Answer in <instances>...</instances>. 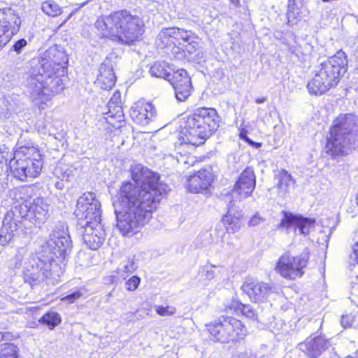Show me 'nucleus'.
Masks as SVG:
<instances>
[{"mask_svg": "<svg viewBox=\"0 0 358 358\" xmlns=\"http://www.w3.org/2000/svg\"><path fill=\"white\" fill-rule=\"evenodd\" d=\"M21 24L19 13L10 7L0 8V36L6 44L20 31Z\"/></svg>", "mask_w": 358, "mask_h": 358, "instance_id": "nucleus-16", "label": "nucleus"}, {"mask_svg": "<svg viewBox=\"0 0 358 358\" xmlns=\"http://www.w3.org/2000/svg\"><path fill=\"white\" fill-rule=\"evenodd\" d=\"M141 283V278L137 275H133L128 279L126 282V289L127 291H135Z\"/></svg>", "mask_w": 358, "mask_h": 358, "instance_id": "nucleus-38", "label": "nucleus"}, {"mask_svg": "<svg viewBox=\"0 0 358 358\" xmlns=\"http://www.w3.org/2000/svg\"><path fill=\"white\" fill-rule=\"evenodd\" d=\"M155 114L154 106L143 99H140L131 106L129 116L137 124L146 125L153 118Z\"/></svg>", "mask_w": 358, "mask_h": 358, "instance_id": "nucleus-19", "label": "nucleus"}, {"mask_svg": "<svg viewBox=\"0 0 358 358\" xmlns=\"http://www.w3.org/2000/svg\"><path fill=\"white\" fill-rule=\"evenodd\" d=\"M205 327L209 339L221 344H240L250 334L243 320L227 314L209 322Z\"/></svg>", "mask_w": 358, "mask_h": 358, "instance_id": "nucleus-8", "label": "nucleus"}, {"mask_svg": "<svg viewBox=\"0 0 358 358\" xmlns=\"http://www.w3.org/2000/svg\"><path fill=\"white\" fill-rule=\"evenodd\" d=\"M27 210L25 208L22 210L17 204L6 212L0 229V244L1 245L8 244L15 236L23 230Z\"/></svg>", "mask_w": 358, "mask_h": 358, "instance_id": "nucleus-14", "label": "nucleus"}, {"mask_svg": "<svg viewBox=\"0 0 358 358\" xmlns=\"http://www.w3.org/2000/svg\"><path fill=\"white\" fill-rule=\"evenodd\" d=\"M219 115L213 107H198L184 118L177 135L178 145L198 147L219 129Z\"/></svg>", "mask_w": 358, "mask_h": 358, "instance_id": "nucleus-5", "label": "nucleus"}, {"mask_svg": "<svg viewBox=\"0 0 358 358\" xmlns=\"http://www.w3.org/2000/svg\"><path fill=\"white\" fill-rule=\"evenodd\" d=\"M250 145L255 148H259L262 147V143L259 142H255L252 140L250 139V141L247 143Z\"/></svg>", "mask_w": 358, "mask_h": 358, "instance_id": "nucleus-46", "label": "nucleus"}, {"mask_svg": "<svg viewBox=\"0 0 358 358\" xmlns=\"http://www.w3.org/2000/svg\"><path fill=\"white\" fill-rule=\"evenodd\" d=\"M155 311L159 315L164 317L174 315L176 310V308L169 306H159L156 307Z\"/></svg>", "mask_w": 358, "mask_h": 358, "instance_id": "nucleus-37", "label": "nucleus"}, {"mask_svg": "<svg viewBox=\"0 0 358 358\" xmlns=\"http://www.w3.org/2000/svg\"><path fill=\"white\" fill-rule=\"evenodd\" d=\"M266 100H267L266 97L262 96V97H258V98L255 99V101L257 104H261V103L266 102Z\"/></svg>", "mask_w": 358, "mask_h": 358, "instance_id": "nucleus-47", "label": "nucleus"}, {"mask_svg": "<svg viewBox=\"0 0 358 358\" xmlns=\"http://www.w3.org/2000/svg\"><path fill=\"white\" fill-rule=\"evenodd\" d=\"M262 221V218L259 215L256 214L250 218L248 224L250 227H254L260 224Z\"/></svg>", "mask_w": 358, "mask_h": 358, "instance_id": "nucleus-43", "label": "nucleus"}, {"mask_svg": "<svg viewBox=\"0 0 358 358\" xmlns=\"http://www.w3.org/2000/svg\"><path fill=\"white\" fill-rule=\"evenodd\" d=\"M38 322L52 330L62 323V317L57 312L49 310L39 318Z\"/></svg>", "mask_w": 358, "mask_h": 358, "instance_id": "nucleus-27", "label": "nucleus"}, {"mask_svg": "<svg viewBox=\"0 0 358 358\" xmlns=\"http://www.w3.org/2000/svg\"><path fill=\"white\" fill-rule=\"evenodd\" d=\"M69 243L68 237L52 233L40 252L27 263L22 275L24 282L34 287L59 277Z\"/></svg>", "mask_w": 358, "mask_h": 358, "instance_id": "nucleus-3", "label": "nucleus"}, {"mask_svg": "<svg viewBox=\"0 0 358 358\" xmlns=\"http://www.w3.org/2000/svg\"><path fill=\"white\" fill-rule=\"evenodd\" d=\"M243 217L241 215H235L229 210L222 217L221 224L224 233L221 236L222 241L231 245V235L238 232L243 225Z\"/></svg>", "mask_w": 358, "mask_h": 358, "instance_id": "nucleus-20", "label": "nucleus"}, {"mask_svg": "<svg viewBox=\"0 0 358 358\" xmlns=\"http://www.w3.org/2000/svg\"><path fill=\"white\" fill-rule=\"evenodd\" d=\"M68 62V55L57 48H50L43 53L38 73L31 76L28 83L31 94L40 101L39 108L43 109L48 101L66 87Z\"/></svg>", "mask_w": 358, "mask_h": 358, "instance_id": "nucleus-2", "label": "nucleus"}, {"mask_svg": "<svg viewBox=\"0 0 358 358\" xmlns=\"http://www.w3.org/2000/svg\"><path fill=\"white\" fill-rule=\"evenodd\" d=\"M310 257V253L308 248L296 255H292L289 251H286L278 259L275 271L288 280L301 278L305 274Z\"/></svg>", "mask_w": 358, "mask_h": 358, "instance_id": "nucleus-11", "label": "nucleus"}, {"mask_svg": "<svg viewBox=\"0 0 358 358\" xmlns=\"http://www.w3.org/2000/svg\"><path fill=\"white\" fill-rule=\"evenodd\" d=\"M315 224L316 220L315 218L307 217L300 215L295 229H298L300 234L308 236L315 228Z\"/></svg>", "mask_w": 358, "mask_h": 358, "instance_id": "nucleus-29", "label": "nucleus"}, {"mask_svg": "<svg viewBox=\"0 0 358 358\" xmlns=\"http://www.w3.org/2000/svg\"><path fill=\"white\" fill-rule=\"evenodd\" d=\"M299 215L290 212L283 211V217L277 226L278 229H289L292 227L295 229Z\"/></svg>", "mask_w": 358, "mask_h": 358, "instance_id": "nucleus-33", "label": "nucleus"}, {"mask_svg": "<svg viewBox=\"0 0 358 358\" xmlns=\"http://www.w3.org/2000/svg\"><path fill=\"white\" fill-rule=\"evenodd\" d=\"M168 81L174 88L176 97L178 101H185L192 94L193 87L191 78L184 69H178L173 73Z\"/></svg>", "mask_w": 358, "mask_h": 358, "instance_id": "nucleus-17", "label": "nucleus"}, {"mask_svg": "<svg viewBox=\"0 0 358 358\" xmlns=\"http://www.w3.org/2000/svg\"><path fill=\"white\" fill-rule=\"evenodd\" d=\"M13 157V153L5 145H0V175L4 171V164H7Z\"/></svg>", "mask_w": 358, "mask_h": 358, "instance_id": "nucleus-35", "label": "nucleus"}, {"mask_svg": "<svg viewBox=\"0 0 358 358\" xmlns=\"http://www.w3.org/2000/svg\"><path fill=\"white\" fill-rule=\"evenodd\" d=\"M169 64L164 61L155 62L150 67L149 72L152 77L164 78L168 80L171 76Z\"/></svg>", "mask_w": 358, "mask_h": 358, "instance_id": "nucleus-26", "label": "nucleus"}, {"mask_svg": "<svg viewBox=\"0 0 358 358\" xmlns=\"http://www.w3.org/2000/svg\"><path fill=\"white\" fill-rule=\"evenodd\" d=\"M115 83L116 77L113 69L106 64H101L95 81L96 87L102 90L108 91L114 87Z\"/></svg>", "mask_w": 358, "mask_h": 358, "instance_id": "nucleus-24", "label": "nucleus"}, {"mask_svg": "<svg viewBox=\"0 0 358 358\" xmlns=\"http://www.w3.org/2000/svg\"><path fill=\"white\" fill-rule=\"evenodd\" d=\"M236 7H241V0H229Z\"/></svg>", "mask_w": 358, "mask_h": 358, "instance_id": "nucleus-48", "label": "nucleus"}, {"mask_svg": "<svg viewBox=\"0 0 358 358\" xmlns=\"http://www.w3.org/2000/svg\"><path fill=\"white\" fill-rule=\"evenodd\" d=\"M130 267H131L130 270L129 269V266L128 265L125 266L124 268H125V270H127V271L132 272L134 270H135L134 262H130Z\"/></svg>", "mask_w": 358, "mask_h": 358, "instance_id": "nucleus-49", "label": "nucleus"}, {"mask_svg": "<svg viewBox=\"0 0 358 358\" xmlns=\"http://www.w3.org/2000/svg\"><path fill=\"white\" fill-rule=\"evenodd\" d=\"M328 345L329 340L320 334L300 343V348L308 356L316 358L327 348Z\"/></svg>", "mask_w": 358, "mask_h": 358, "instance_id": "nucleus-23", "label": "nucleus"}, {"mask_svg": "<svg viewBox=\"0 0 358 358\" xmlns=\"http://www.w3.org/2000/svg\"><path fill=\"white\" fill-rule=\"evenodd\" d=\"M247 131L245 129H242L241 131H240V133H239V137L241 139L243 140L245 142L248 143L250 138H248V135H247Z\"/></svg>", "mask_w": 358, "mask_h": 358, "instance_id": "nucleus-44", "label": "nucleus"}, {"mask_svg": "<svg viewBox=\"0 0 358 358\" xmlns=\"http://www.w3.org/2000/svg\"><path fill=\"white\" fill-rule=\"evenodd\" d=\"M325 148L331 157L348 154L351 138L358 135V118L352 113H341L332 120L329 129Z\"/></svg>", "mask_w": 358, "mask_h": 358, "instance_id": "nucleus-7", "label": "nucleus"}, {"mask_svg": "<svg viewBox=\"0 0 358 358\" xmlns=\"http://www.w3.org/2000/svg\"><path fill=\"white\" fill-rule=\"evenodd\" d=\"M113 115L112 113V111L110 110L108 112V122L113 127H121L122 125H115L114 123L112 122L111 120H109V118H113Z\"/></svg>", "mask_w": 358, "mask_h": 358, "instance_id": "nucleus-45", "label": "nucleus"}, {"mask_svg": "<svg viewBox=\"0 0 358 358\" xmlns=\"http://www.w3.org/2000/svg\"><path fill=\"white\" fill-rule=\"evenodd\" d=\"M73 15V13H71L70 15H68V17L63 21V22L61 24V25L64 24V23H66L70 18Z\"/></svg>", "mask_w": 358, "mask_h": 358, "instance_id": "nucleus-51", "label": "nucleus"}, {"mask_svg": "<svg viewBox=\"0 0 358 358\" xmlns=\"http://www.w3.org/2000/svg\"><path fill=\"white\" fill-rule=\"evenodd\" d=\"M217 178L213 166H206L186 178V188L192 194H207L210 192Z\"/></svg>", "mask_w": 358, "mask_h": 358, "instance_id": "nucleus-15", "label": "nucleus"}, {"mask_svg": "<svg viewBox=\"0 0 358 358\" xmlns=\"http://www.w3.org/2000/svg\"><path fill=\"white\" fill-rule=\"evenodd\" d=\"M55 187L57 188V189H62L63 188V185L62 184H61L59 182H57L55 183Z\"/></svg>", "mask_w": 358, "mask_h": 358, "instance_id": "nucleus-50", "label": "nucleus"}, {"mask_svg": "<svg viewBox=\"0 0 358 358\" xmlns=\"http://www.w3.org/2000/svg\"><path fill=\"white\" fill-rule=\"evenodd\" d=\"M256 185V178L254 171L249 167L245 168L234 186V191L241 198H246L250 196Z\"/></svg>", "mask_w": 358, "mask_h": 358, "instance_id": "nucleus-22", "label": "nucleus"}, {"mask_svg": "<svg viewBox=\"0 0 358 358\" xmlns=\"http://www.w3.org/2000/svg\"><path fill=\"white\" fill-rule=\"evenodd\" d=\"M0 358H21L18 347L12 343H3L0 346Z\"/></svg>", "mask_w": 358, "mask_h": 358, "instance_id": "nucleus-32", "label": "nucleus"}, {"mask_svg": "<svg viewBox=\"0 0 358 358\" xmlns=\"http://www.w3.org/2000/svg\"><path fill=\"white\" fill-rule=\"evenodd\" d=\"M241 289L253 303L262 301L272 292L271 287L267 283L253 278H247L243 283Z\"/></svg>", "mask_w": 358, "mask_h": 358, "instance_id": "nucleus-18", "label": "nucleus"}, {"mask_svg": "<svg viewBox=\"0 0 358 358\" xmlns=\"http://www.w3.org/2000/svg\"><path fill=\"white\" fill-rule=\"evenodd\" d=\"M351 258L358 264V241L352 245Z\"/></svg>", "mask_w": 358, "mask_h": 358, "instance_id": "nucleus-42", "label": "nucleus"}, {"mask_svg": "<svg viewBox=\"0 0 358 358\" xmlns=\"http://www.w3.org/2000/svg\"><path fill=\"white\" fill-rule=\"evenodd\" d=\"M34 189L30 186H22L15 193V199L18 206L23 210L25 208L27 215L36 224L44 223L48 219V204L43 197H36L32 202Z\"/></svg>", "mask_w": 358, "mask_h": 358, "instance_id": "nucleus-12", "label": "nucleus"}, {"mask_svg": "<svg viewBox=\"0 0 358 358\" xmlns=\"http://www.w3.org/2000/svg\"><path fill=\"white\" fill-rule=\"evenodd\" d=\"M43 164L42 155L38 148L22 145L13 151L8 169L13 177L25 181L27 178L38 177L41 173Z\"/></svg>", "mask_w": 358, "mask_h": 358, "instance_id": "nucleus-9", "label": "nucleus"}, {"mask_svg": "<svg viewBox=\"0 0 358 358\" xmlns=\"http://www.w3.org/2000/svg\"><path fill=\"white\" fill-rule=\"evenodd\" d=\"M71 172L66 167H55L53 171L54 176L62 182H68L70 180Z\"/></svg>", "mask_w": 358, "mask_h": 358, "instance_id": "nucleus-36", "label": "nucleus"}, {"mask_svg": "<svg viewBox=\"0 0 358 358\" xmlns=\"http://www.w3.org/2000/svg\"><path fill=\"white\" fill-rule=\"evenodd\" d=\"M199 39V36L191 30L171 27L166 29L160 36L159 45L175 57L187 58L198 51Z\"/></svg>", "mask_w": 358, "mask_h": 358, "instance_id": "nucleus-10", "label": "nucleus"}, {"mask_svg": "<svg viewBox=\"0 0 358 358\" xmlns=\"http://www.w3.org/2000/svg\"><path fill=\"white\" fill-rule=\"evenodd\" d=\"M278 189L281 193H287L294 182L292 176L286 170L282 169L278 173Z\"/></svg>", "mask_w": 358, "mask_h": 358, "instance_id": "nucleus-30", "label": "nucleus"}, {"mask_svg": "<svg viewBox=\"0 0 358 358\" xmlns=\"http://www.w3.org/2000/svg\"><path fill=\"white\" fill-rule=\"evenodd\" d=\"M83 296V293L80 290H77L73 293L68 294L61 299V301H66L69 304L73 303L78 299Z\"/></svg>", "mask_w": 358, "mask_h": 358, "instance_id": "nucleus-39", "label": "nucleus"}, {"mask_svg": "<svg viewBox=\"0 0 358 358\" xmlns=\"http://www.w3.org/2000/svg\"><path fill=\"white\" fill-rule=\"evenodd\" d=\"M99 40L131 46L143 39L145 31L142 17L126 9H119L99 16L94 24Z\"/></svg>", "mask_w": 358, "mask_h": 358, "instance_id": "nucleus-4", "label": "nucleus"}, {"mask_svg": "<svg viewBox=\"0 0 358 358\" xmlns=\"http://www.w3.org/2000/svg\"><path fill=\"white\" fill-rule=\"evenodd\" d=\"M121 93L120 91L116 90L114 92L113 96L108 101V106L110 108L113 107L114 108H117L115 117L117 119V122L120 123H122L124 121V114L121 107Z\"/></svg>", "mask_w": 358, "mask_h": 358, "instance_id": "nucleus-31", "label": "nucleus"}, {"mask_svg": "<svg viewBox=\"0 0 358 358\" xmlns=\"http://www.w3.org/2000/svg\"><path fill=\"white\" fill-rule=\"evenodd\" d=\"M131 180L123 181L117 191V227L123 236H132L149 224L167 195L161 176L141 164L129 168Z\"/></svg>", "mask_w": 358, "mask_h": 358, "instance_id": "nucleus-1", "label": "nucleus"}, {"mask_svg": "<svg viewBox=\"0 0 358 358\" xmlns=\"http://www.w3.org/2000/svg\"><path fill=\"white\" fill-rule=\"evenodd\" d=\"M81 228L84 229L83 234L84 242L90 249L97 250L103 245L106 238V232L101 221Z\"/></svg>", "mask_w": 358, "mask_h": 358, "instance_id": "nucleus-21", "label": "nucleus"}, {"mask_svg": "<svg viewBox=\"0 0 358 358\" xmlns=\"http://www.w3.org/2000/svg\"><path fill=\"white\" fill-rule=\"evenodd\" d=\"M299 8L295 0H289L287 3V15L289 18L292 16H295L296 12Z\"/></svg>", "mask_w": 358, "mask_h": 358, "instance_id": "nucleus-40", "label": "nucleus"}, {"mask_svg": "<svg viewBox=\"0 0 358 358\" xmlns=\"http://www.w3.org/2000/svg\"><path fill=\"white\" fill-rule=\"evenodd\" d=\"M348 69V56L343 50H340L320 63L307 83L308 93L320 96L336 88Z\"/></svg>", "mask_w": 358, "mask_h": 358, "instance_id": "nucleus-6", "label": "nucleus"}, {"mask_svg": "<svg viewBox=\"0 0 358 358\" xmlns=\"http://www.w3.org/2000/svg\"><path fill=\"white\" fill-rule=\"evenodd\" d=\"M73 215L80 227L101 221V205L94 193H83L77 200Z\"/></svg>", "mask_w": 358, "mask_h": 358, "instance_id": "nucleus-13", "label": "nucleus"}, {"mask_svg": "<svg viewBox=\"0 0 358 358\" xmlns=\"http://www.w3.org/2000/svg\"><path fill=\"white\" fill-rule=\"evenodd\" d=\"M357 278H358V276H357Z\"/></svg>", "mask_w": 358, "mask_h": 358, "instance_id": "nucleus-52", "label": "nucleus"}, {"mask_svg": "<svg viewBox=\"0 0 358 358\" xmlns=\"http://www.w3.org/2000/svg\"><path fill=\"white\" fill-rule=\"evenodd\" d=\"M42 10L47 15L57 17L62 13V8L54 1H45L42 3Z\"/></svg>", "mask_w": 358, "mask_h": 358, "instance_id": "nucleus-34", "label": "nucleus"}, {"mask_svg": "<svg viewBox=\"0 0 358 358\" xmlns=\"http://www.w3.org/2000/svg\"><path fill=\"white\" fill-rule=\"evenodd\" d=\"M182 145H178V141L175 143V149L177 150L178 162L185 166V168L189 169V167L195 166L196 164L200 163L203 161V157H196L191 154L185 155L180 152Z\"/></svg>", "mask_w": 358, "mask_h": 358, "instance_id": "nucleus-28", "label": "nucleus"}, {"mask_svg": "<svg viewBox=\"0 0 358 358\" xmlns=\"http://www.w3.org/2000/svg\"><path fill=\"white\" fill-rule=\"evenodd\" d=\"M234 311L240 313L243 317L251 319H257V313L250 304L243 303L237 299H232L229 304L225 305L224 311L228 313L229 311Z\"/></svg>", "mask_w": 358, "mask_h": 358, "instance_id": "nucleus-25", "label": "nucleus"}, {"mask_svg": "<svg viewBox=\"0 0 358 358\" xmlns=\"http://www.w3.org/2000/svg\"><path fill=\"white\" fill-rule=\"evenodd\" d=\"M27 41L24 39V38H21V39H19L17 40V41H15L13 46H12V50L17 52V53H20L21 51H22V49L23 48H24L25 46H27Z\"/></svg>", "mask_w": 358, "mask_h": 358, "instance_id": "nucleus-41", "label": "nucleus"}]
</instances>
